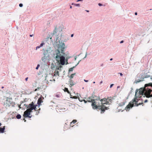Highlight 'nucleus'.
Listing matches in <instances>:
<instances>
[{
  "label": "nucleus",
  "mask_w": 152,
  "mask_h": 152,
  "mask_svg": "<svg viewBox=\"0 0 152 152\" xmlns=\"http://www.w3.org/2000/svg\"><path fill=\"white\" fill-rule=\"evenodd\" d=\"M149 86L152 87V83H149L148 84H145L144 88H141L139 90H136L135 98L130 102L125 107V109L126 111H129L134 106H138L143 104L142 101L138 103V101L140 100L139 98L141 97L142 95H144L147 98L150 97L152 90L148 88H146V87Z\"/></svg>",
  "instance_id": "nucleus-1"
},
{
  "label": "nucleus",
  "mask_w": 152,
  "mask_h": 152,
  "mask_svg": "<svg viewBox=\"0 0 152 152\" xmlns=\"http://www.w3.org/2000/svg\"><path fill=\"white\" fill-rule=\"evenodd\" d=\"M65 45L62 44L58 47V49L56 50V58L57 61L62 65L65 64V56L66 54L64 53V49Z\"/></svg>",
  "instance_id": "nucleus-2"
},
{
  "label": "nucleus",
  "mask_w": 152,
  "mask_h": 152,
  "mask_svg": "<svg viewBox=\"0 0 152 152\" xmlns=\"http://www.w3.org/2000/svg\"><path fill=\"white\" fill-rule=\"evenodd\" d=\"M99 98L98 99H94L91 105L93 109L94 110L99 109L101 110V113H104L105 110L108 109L109 108L108 107H104V106L100 105L99 102Z\"/></svg>",
  "instance_id": "nucleus-3"
},
{
  "label": "nucleus",
  "mask_w": 152,
  "mask_h": 152,
  "mask_svg": "<svg viewBox=\"0 0 152 152\" xmlns=\"http://www.w3.org/2000/svg\"><path fill=\"white\" fill-rule=\"evenodd\" d=\"M6 104L7 106L10 107H14L15 103L12 101V98H7L6 101Z\"/></svg>",
  "instance_id": "nucleus-4"
},
{
  "label": "nucleus",
  "mask_w": 152,
  "mask_h": 152,
  "mask_svg": "<svg viewBox=\"0 0 152 152\" xmlns=\"http://www.w3.org/2000/svg\"><path fill=\"white\" fill-rule=\"evenodd\" d=\"M37 106V105H34V103L33 102H32L31 103L29 104L28 107H27L28 108V109L30 111L32 112V110H34L35 111H37L38 110H37L36 107ZM40 108L38 110H40Z\"/></svg>",
  "instance_id": "nucleus-5"
},
{
  "label": "nucleus",
  "mask_w": 152,
  "mask_h": 152,
  "mask_svg": "<svg viewBox=\"0 0 152 152\" xmlns=\"http://www.w3.org/2000/svg\"><path fill=\"white\" fill-rule=\"evenodd\" d=\"M31 112L29 110L27 109L24 113L23 116L24 117H29V115H30V113Z\"/></svg>",
  "instance_id": "nucleus-6"
},
{
  "label": "nucleus",
  "mask_w": 152,
  "mask_h": 152,
  "mask_svg": "<svg viewBox=\"0 0 152 152\" xmlns=\"http://www.w3.org/2000/svg\"><path fill=\"white\" fill-rule=\"evenodd\" d=\"M100 101L101 102L102 104L101 105V106H104V107H106L104 105V104H107V99L104 98L101 99Z\"/></svg>",
  "instance_id": "nucleus-7"
},
{
  "label": "nucleus",
  "mask_w": 152,
  "mask_h": 152,
  "mask_svg": "<svg viewBox=\"0 0 152 152\" xmlns=\"http://www.w3.org/2000/svg\"><path fill=\"white\" fill-rule=\"evenodd\" d=\"M107 100V104H110L111 103L112 101V98L111 97H108Z\"/></svg>",
  "instance_id": "nucleus-8"
},
{
  "label": "nucleus",
  "mask_w": 152,
  "mask_h": 152,
  "mask_svg": "<svg viewBox=\"0 0 152 152\" xmlns=\"http://www.w3.org/2000/svg\"><path fill=\"white\" fill-rule=\"evenodd\" d=\"M43 102L42 98L40 97L39 98L38 100L37 101V104L38 105V107H39L40 105H41V103Z\"/></svg>",
  "instance_id": "nucleus-9"
},
{
  "label": "nucleus",
  "mask_w": 152,
  "mask_h": 152,
  "mask_svg": "<svg viewBox=\"0 0 152 152\" xmlns=\"http://www.w3.org/2000/svg\"><path fill=\"white\" fill-rule=\"evenodd\" d=\"M69 82L71 86H73L75 84V82L72 79H69Z\"/></svg>",
  "instance_id": "nucleus-10"
},
{
  "label": "nucleus",
  "mask_w": 152,
  "mask_h": 152,
  "mask_svg": "<svg viewBox=\"0 0 152 152\" xmlns=\"http://www.w3.org/2000/svg\"><path fill=\"white\" fill-rule=\"evenodd\" d=\"M77 122V120H74L72 121L70 123V126H73V125L75 124Z\"/></svg>",
  "instance_id": "nucleus-11"
},
{
  "label": "nucleus",
  "mask_w": 152,
  "mask_h": 152,
  "mask_svg": "<svg viewBox=\"0 0 152 152\" xmlns=\"http://www.w3.org/2000/svg\"><path fill=\"white\" fill-rule=\"evenodd\" d=\"M5 126H4L3 128L0 127V132L3 133L4 132Z\"/></svg>",
  "instance_id": "nucleus-12"
},
{
  "label": "nucleus",
  "mask_w": 152,
  "mask_h": 152,
  "mask_svg": "<svg viewBox=\"0 0 152 152\" xmlns=\"http://www.w3.org/2000/svg\"><path fill=\"white\" fill-rule=\"evenodd\" d=\"M54 76H59V73L58 71L57 70H56L54 72Z\"/></svg>",
  "instance_id": "nucleus-13"
},
{
  "label": "nucleus",
  "mask_w": 152,
  "mask_h": 152,
  "mask_svg": "<svg viewBox=\"0 0 152 152\" xmlns=\"http://www.w3.org/2000/svg\"><path fill=\"white\" fill-rule=\"evenodd\" d=\"M64 91L65 92H66L68 94H69L70 96H71L70 92L68 90V88H64Z\"/></svg>",
  "instance_id": "nucleus-14"
},
{
  "label": "nucleus",
  "mask_w": 152,
  "mask_h": 152,
  "mask_svg": "<svg viewBox=\"0 0 152 152\" xmlns=\"http://www.w3.org/2000/svg\"><path fill=\"white\" fill-rule=\"evenodd\" d=\"M93 99L91 97H89L88 98L87 100V101L89 102H91L92 103L93 102Z\"/></svg>",
  "instance_id": "nucleus-15"
},
{
  "label": "nucleus",
  "mask_w": 152,
  "mask_h": 152,
  "mask_svg": "<svg viewBox=\"0 0 152 152\" xmlns=\"http://www.w3.org/2000/svg\"><path fill=\"white\" fill-rule=\"evenodd\" d=\"M125 103V102H121V103L119 104V106L120 107L124 105Z\"/></svg>",
  "instance_id": "nucleus-16"
},
{
  "label": "nucleus",
  "mask_w": 152,
  "mask_h": 152,
  "mask_svg": "<svg viewBox=\"0 0 152 152\" xmlns=\"http://www.w3.org/2000/svg\"><path fill=\"white\" fill-rule=\"evenodd\" d=\"M44 44V43H42L40 44L39 46H37L36 48V50H37L38 49L40 48V47H42L43 45Z\"/></svg>",
  "instance_id": "nucleus-17"
},
{
  "label": "nucleus",
  "mask_w": 152,
  "mask_h": 152,
  "mask_svg": "<svg viewBox=\"0 0 152 152\" xmlns=\"http://www.w3.org/2000/svg\"><path fill=\"white\" fill-rule=\"evenodd\" d=\"M16 118L18 119H20L21 118V116L20 114H18L16 115Z\"/></svg>",
  "instance_id": "nucleus-18"
},
{
  "label": "nucleus",
  "mask_w": 152,
  "mask_h": 152,
  "mask_svg": "<svg viewBox=\"0 0 152 152\" xmlns=\"http://www.w3.org/2000/svg\"><path fill=\"white\" fill-rule=\"evenodd\" d=\"M75 75V73H74L73 74H72L70 76V79H71Z\"/></svg>",
  "instance_id": "nucleus-19"
},
{
  "label": "nucleus",
  "mask_w": 152,
  "mask_h": 152,
  "mask_svg": "<svg viewBox=\"0 0 152 152\" xmlns=\"http://www.w3.org/2000/svg\"><path fill=\"white\" fill-rule=\"evenodd\" d=\"M48 53V50H45L44 51V54L45 56L47 53Z\"/></svg>",
  "instance_id": "nucleus-20"
},
{
  "label": "nucleus",
  "mask_w": 152,
  "mask_h": 152,
  "mask_svg": "<svg viewBox=\"0 0 152 152\" xmlns=\"http://www.w3.org/2000/svg\"><path fill=\"white\" fill-rule=\"evenodd\" d=\"M72 4L74 5L75 6H80L79 4H75L74 3H72Z\"/></svg>",
  "instance_id": "nucleus-21"
},
{
  "label": "nucleus",
  "mask_w": 152,
  "mask_h": 152,
  "mask_svg": "<svg viewBox=\"0 0 152 152\" xmlns=\"http://www.w3.org/2000/svg\"><path fill=\"white\" fill-rule=\"evenodd\" d=\"M62 66H61L60 65L58 67H57V68H56V69L58 70L62 68Z\"/></svg>",
  "instance_id": "nucleus-22"
},
{
  "label": "nucleus",
  "mask_w": 152,
  "mask_h": 152,
  "mask_svg": "<svg viewBox=\"0 0 152 152\" xmlns=\"http://www.w3.org/2000/svg\"><path fill=\"white\" fill-rule=\"evenodd\" d=\"M74 67L71 68L69 69V71H72L73 70V69Z\"/></svg>",
  "instance_id": "nucleus-23"
},
{
  "label": "nucleus",
  "mask_w": 152,
  "mask_h": 152,
  "mask_svg": "<svg viewBox=\"0 0 152 152\" xmlns=\"http://www.w3.org/2000/svg\"><path fill=\"white\" fill-rule=\"evenodd\" d=\"M56 28H55V30L54 31V32H53V34H55L56 33Z\"/></svg>",
  "instance_id": "nucleus-24"
},
{
  "label": "nucleus",
  "mask_w": 152,
  "mask_h": 152,
  "mask_svg": "<svg viewBox=\"0 0 152 152\" xmlns=\"http://www.w3.org/2000/svg\"><path fill=\"white\" fill-rule=\"evenodd\" d=\"M39 66H40L39 65V64H38L37 65V67L36 68V69H38V68H39Z\"/></svg>",
  "instance_id": "nucleus-25"
},
{
  "label": "nucleus",
  "mask_w": 152,
  "mask_h": 152,
  "mask_svg": "<svg viewBox=\"0 0 152 152\" xmlns=\"http://www.w3.org/2000/svg\"><path fill=\"white\" fill-rule=\"evenodd\" d=\"M19 6L20 7H21L23 6V5L22 4H20L19 5Z\"/></svg>",
  "instance_id": "nucleus-26"
},
{
  "label": "nucleus",
  "mask_w": 152,
  "mask_h": 152,
  "mask_svg": "<svg viewBox=\"0 0 152 152\" xmlns=\"http://www.w3.org/2000/svg\"><path fill=\"white\" fill-rule=\"evenodd\" d=\"M73 98H74V99H77V97L76 96H73V97H72Z\"/></svg>",
  "instance_id": "nucleus-27"
},
{
  "label": "nucleus",
  "mask_w": 152,
  "mask_h": 152,
  "mask_svg": "<svg viewBox=\"0 0 152 152\" xmlns=\"http://www.w3.org/2000/svg\"><path fill=\"white\" fill-rule=\"evenodd\" d=\"M147 101H148L147 100V99H146V100H145L144 101V103H146L147 102Z\"/></svg>",
  "instance_id": "nucleus-28"
},
{
  "label": "nucleus",
  "mask_w": 152,
  "mask_h": 152,
  "mask_svg": "<svg viewBox=\"0 0 152 152\" xmlns=\"http://www.w3.org/2000/svg\"><path fill=\"white\" fill-rule=\"evenodd\" d=\"M28 79V77H27L26 78L25 80L26 81H27Z\"/></svg>",
  "instance_id": "nucleus-29"
},
{
  "label": "nucleus",
  "mask_w": 152,
  "mask_h": 152,
  "mask_svg": "<svg viewBox=\"0 0 152 152\" xmlns=\"http://www.w3.org/2000/svg\"><path fill=\"white\" fill-rule=\"evenodd\" d=\"M98 5L99 6H102V4H100V3H99L98 4Z\"/></svg>",
  "instance_id": "nucleus-30"
},
{
  "label": "nucleus",
  "mask_w": 152,
  "mask_h": 152,
  "mask_svg": "<svg viewBox=\"0 0 152 152\" xmlns=\"http://www.w3.org/2000/svg\"><path fill=\"white\" fill-rule=\"evenodd\" d=\"M20 105H18V107H19V109L21 108V107H20Z\"/></svg>",
  "instance_id": "nucleus-31"
},
{
  "label": "nucleus",
  "mask_w": 152,
  "mask_h": 152,
  "mask_svg": "<svg viewBox=\"0 0 152 152\" xmlns=\"http://www.w3.org/2000/svg\"><path fill=\"white\" fill-rule=\"evenodd\" d=\"M113 84H111L110 86V87L111 88L112 86H113Z\"/></svg>",
  "instance_id": "nucleus-32"
},
{
  "label": "nucleus",
  "mask_w": 152,
  "mask_h": 152,
  "mask_svg": "<svg viewBox=\"0 0 152 152\" xmlns=\"http://www.w3.org/2000/svg\"><path fill=\"white\" fill-rule=\"evenodd\" d=\"M124 42L122 40L120 42V43H123Z\"/></svg>",
  "instance_id": "nucleus-33"
},
{
  "label": "nucleus",
  "mask_w": 152,
  "mask_h": 152,
  "mask_svg": "<svg viewBox=\"0 0 152 152\" xmlns=\"http://www.w3.org/2000/svg\"><path fill=\"white\" fill-rule=\"evenodd\" d=\"M83 101H84V102L85 103H86L87 102V101H86L85 100H83Z\"/></svg>",
  "instance_id": "nucleus-34"
},
{
  "label": "nucleus",
  "mask_w": 152,
  "mask_h": 152,
  "mask_svg": "<svg viewBox=\"0 0 152 152\" xmlns=\"http://www.w3.org/2000/svg\"><path fill=\"white\" fill-rule=\"evenodd\" d=\"M119 73L120 74V75L121 76H122L123 75L121 73Z\"/></svg>",
  "instance_id": "nucleus-35"
},
{
  "label": "nucleus",
  "mask_w": 152,
  "mask_h": 152,
  "mask_svg": "<svg viewBox=\"0 0 152 152\" xmlns=\"http://www.w3.org/2000/svg\"><path fill=\"white\" fill-rule=\"evenodd\" d=\"M140 81H141V80H139V81H137V82H136V83L139 82Z\"/></svg>",
  "instance_id": "nucleus-36"
},
{
  "label": "nucleus",
  "mask_w": 152,
  "mask_h": 152,
  "mask_svg": "<svg viewBox=\"0 0 152 152\" xmlns=\"http://www.w3.org/2000/svg\"><path fill=\"white\" fill-rule=\"evenodd\" d=\"M33 35H33V34L30 35V37H32Z\"/></svg>",
  "instance_id": "nucleus-37"
},
{
  "label": "nucleus",
  "mask_w": 152,
  "mask_h": 152,
  "mask_svg": "<svg viewBox=\"0 0 152 152\" xmlns=\"http://www.w3.org/2000/svg\"><path fill=\"white\" fill-rule=\"evenodd\" d=\"M39 113V111H38V112H37V113H36L37 115H38Z\"/></svg>",
  "instance_id": "nucleus-38"
},
{
  "label": "nucleus",
  "mask_w": 152,
  "mask_h": 152,
  "mask_svg": "<svg viewBox=\"0 0 152 152\" xmlns=\"http://www.w3.org/2000/svg\"><path fill=\"white\" fill-rule=\"evenodd\" d=\"M83 0H78L77 1V2H78V1H82Z\"/></svg>",
  "instance_id": "nucleus-39"
},
{
  "label": "nucleus",
  "mask_w": 152,
  "mask_h": 152,
  "mask_svg": "<svg viewBox=\"0 0 152 152\" xmlns=\"http://www.w3.org/2000/svg\"><path fill=\"white\" fill-rule=\"evenodd\" d=\"M84 80V81H85V82H88V80Z\"/></svg>",
  "instance_id": "nucleus-40"
},
{
  "label": "nucleus",
  "mask_w": 152,
  "mask_h": 152,
  "mask_svg": "<svg viewBox=\"0 0 152 152\" xmlns=\"http://www.w3.org/2000/svg\"><path fill=\"white\" fill-rule=\"evenodd\" d=\"M73 34H71V37H73Z\"/></svg>",
  "instance_id": "nucleus-41"
},
{
  "label": "nucleus",
  "mask_w": 152,
  "mask_h": 152,
  "mask_svg": "<svg viewBox=\"0 0 152 152\" xmlns=\"http://www.w3.org/2000/svg\"><path fill=\"white\" fill-rule=\"evenodd\" d=\"M135 15H137V12H135Z\"/></svg>",
  "instance_id": "nucleus-42"
},
{
  "label": "nucleus",
  "mask_w": 152,
  "mask_h": 152,
  "mask_svg": "<svg viewBox=\"0 0 152 152\" xmlns=\"http://www.w3.org/2000/svg\"><path fill=\"white\" fill-rule=\"evenodd\" d=\"M31 116H29V117H28L31 118Z\"/></svg>",
  "instance_id": "nucleus-43"
},
{
  "label": "nucleus",
  "mask_w": 152,
  "mask_h": 152,
  "mask_svg": "<svg viewBox=\"0 0 152 152\" xmlns=\"http://www.w3.org/2000/svg\"><path fill=\"white\" fill-rule=\"evenodd\" d=\"M37 90V89H36L34 90V91H36Z\"/></svg>",
  "instance_id": "nucleus-44"
},
{
  "label": "nucleus",
  "mask_w": 152,
  "mask_h": 152,
  "mask_svg": "<svg viewBox=\"0 0 152 152\" xmlns=\"http://www.w3.org/2000/svg\"><path fill=\"white\" fill-rule=\"evenodd\" d=\"M103 66V64H102L101 65V66Z\"/></svg>",
  "instance_id": "nucleus-45"
},
{
  "label": "nucleus",
  "mask_w": 152,
  "mask_h": 152,
  "mask_svg": "<svg viewBox=\"0 0 152 152\" xmlns=\"http://www.w3.org/2000/svg\"><path fill=\"white\" fill-rule=\"evenodd\" d=\"M70 8H71V9L72 8V6H70Z\"/></svg>",
  "instance_id": "nucleus-46"
},
{
  "label": "nucleus",
  "mask_w": 152,
  "mask_h": 152,
  "mask_svg": "<svg viewBox=\"0 0 152 152\" xmlns=\"http://www.w3.org/2000/svg\"><path fill=\"white\" fill-rule=\"evenodd\" d=\"M113 60V59L112 58H111L110 59V61H112Z\"/></svg>",
  "instance_id": "nucleus-47"
},
{
  "label": "nucleus",
  "mask_w": 152,
  "mask_h": 152,
  "mask_svg": "<svg viewBox=\"0 0 152 152\" xmlns=\"http://www.w3.org/2000/svg\"><path fill=\"white\" fill-rule=\"evenodd\" d=\"M87 12H88L89 11L88 10H86Z\"/></svg>",
  "instance_id": "nucleus-48"
},
{
  "label": "nucleus",
  "mask_w": 152,
  "mask_h": 152,
  "mask_svg": "<svg viewBox=\"0 0 152 152\" xmlns=\"http://www.w3.org/2000/svg\"><path fill=\"white\" fill-rule=\"evenodd\" d=\"M1 123H0V126H1Z\"/></svg>",
  "instance_id": "nucleus-49"
},
{
  "label": "nucleus",
  "mask_w": 152,
  "mask_h": 152,
  "mask_svg": "<svg viewBox=\"0 0 152 152\" xmlns=\"http://www.w3.org/2000/svg\"><path fill=\"white\" fill-rule=\"evenodd\" d=\"M4 88L3 86L1 87L2 88Z\"/></svg>",
  "instance_id": "nucleus-50"
},
{
  "label": "nucleus",
  "mask_w": 152,
  "mask_h": 152,
  "mask_svg": "<svg viewBox=\"0 0 152 152\" xmlns=\"http://www.w3.org/2000/svg\"><path fill=\"white\" fill-rule=\"evenodd\" d=\"M151 79L152 80V77H151Z\"/></svg>",
  "instance_id": "nucleus-51"
},
{
  "label": "nucleus",
  "mask_w": 152,
  "mask_h": 152,
  "mask_svg": "<svg viewBox=\"0 0 152 152\" xmlns=\"http://www.w3.org/2000/svg\"><path fill=\"white\" fill-rule=\"evenodd\" d=\"M24 119V121H26V120H25V119Z\"/></svg>",
  "instance_id": "nucleus-52"
},
{
  "label": "nucleus",
  "mask_w": 152,
  "mask_h": 152,
  "mask_svg": "<svg viewBox=\"0 0 152 152\" xmlns=\"http://www.w3.org/2000/svg\"><path fill=\"white\" fill-rule=\"evenodd\" d=\"M39 88H38V89H39Z\"/></svg>",
  "instance_id": "nucleus-53"
},
{
  "label": "nucleus",
  "mask_w": 152,
  "mask_h": 152,
  "mask_svg": "<svg viewBox=\"0 0 152 152\" xmlns=\"http://www.w3.org/2000/svg\"><path fill=\"white\" fill-rule=\"evenodd\" d=\"M42 60H43V58H42Z\"/></svg>",
  "instance_id": "nucleus-54"
}]
</instances>
